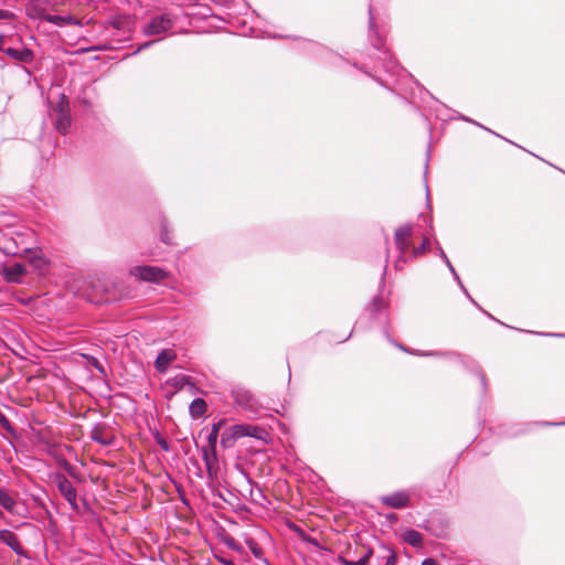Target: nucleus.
I'll use <instances>...</instances> for the list:
<instances>
[{
	"label": "nucleus",
	"instance_id": "e433bc0d",
	"mask_svg": "<svg viewBox=\"0 0 565 565\" xmlns=\"http://www.w3.org/2000/svg\"><path fill=\"white\" fill-rule=\"evenodd\" d=\"M396 561H397L396 554H395V553H391V554L386 557L385 565H396Z\"/></svg>",
	"mask_w": 565,
	"mask_h": 565
},
{
	"label": "nucleus",
	"instance_id": "c756f323",
	"mask_svg": "<svg viewBox=\"0 0 565 565\" xmlns=\"http://www.w3.org/2000/svg\"><path fill=\"white\" fill-rule=\"evenodd\" d=\"M467 360H468L472 365H475V366H476V372H477V374H478V376H479V379H480L481 385H482L483 390H486V386H487L486 374L483 373V371L481 370V367H480L477 363H475V361H473V360H471V359H467Z\"/></svg>",
	"mask_w": 565,
	"mask_h": 565
},
{
	"label": "nucleus",
	"instance_id": "1a4fd4ad",
	"mask_svg": "<svg viewBox=\"0 0 565 565\" xmlns=\"http://www.w3.org/2000/svg\"><path fill=\"white\" fill-rule=\"evenodd\" d=\"M55 483L60 493L70 503L72 510L78 511L77 492L72 482L63 473H58L55 476Z\"/></svg>",
	"mask_w": 565,
	"mask_h": 565
},
{
	"label": "nucleus",
	"instance_id": "09e8293b",
	"mask_svg": "<svg viewBox=\"0 0 565 565\" xmlns=\"http://www.w3.org/2000/svg\"><path fill=\"white\" fill-rule=\"evenodd\" d=\"M0 46H7L2 38H0Z\"/></svg>",
	"mask_w": 565,
	"mask_h": 565
},
{
	"label": "nucleus",
	"instance_id": "6ab92c4d",
	"mask_svg": "<svg viewBox=\"0 0 565 565\" xmlns=\"http://www.w3.org/2000/svg\"><path fill=\"white\" fill-rule=\"evenodd\" d=\"M28 15L32 19H41L45 21L49 13L41 6V0H33L26 6Z\"/></svg>",
	"mask_w": 565,
	"mask_h": 565
},
{
	"label": "nucleus",
	"instance_id": "a19ab883",
	"mask_svg": "<svg viewBox=\"0 0 565 565\" xmlns=\"http://www.w3.org/2000/svg\"><path fill=\"white\" fill-rule=\"evenodd\" d=\"M306 541L311 543L312 545H315L317 547H320L319 542H318L317 539L309 537V539H306Z\"/></svg>",
	"mask_w": 565,
	"mask_h": 565
},
{
	"label": "nucleus",
	"instance_id": "f704fd0d",
	"mask_svg": "<svg viewBox=\"0 0 565 565\" xmlns=\"http://www.w3.org/2000/svg\"><path fill=\"white\" fill-rule=\"evenodd\" d=\"M156 41H147L145 43H142L141 45H139V47L132 53V55H136L138 53H140L141 51L150 47Z\"/></svg>",
	"mask_w": 565,
	"mask_h": 565
},
{
	"label": "nucleus",
	"instance_id": "8fccbe9b",
	"mask_svg": "<svg viewBox=\"0 0 565 565\" xmlns=\"http://www.w3.org/2000/svg\"><path fill=\"white\" fill-rule=\"evenodd\" d=\"M547 425H563V423H546ZM565 425V423H564Z\"/></svg>",
	"mask_w": 565,
	"mask_h": 565
},
{
	"label": "nucleus",
	"instance_id": "b1692460",
	"mask_svg": "<svg viewBox=\"0 0 565 565\" xmlns=\"http://www.w3.org/2000/svg\"><path fill=\"white\" fill-rule=\"evenodd\" d=\"M430 248V242L427 237H424L422 244L418 247H413L409 253V260L417 258L422 254L428 252Z\"/></svg>",
	"mask_w": 565,
	"mask_h": 565
},
{
	"label": "nucleus",
	"instance_id": "de8ad7c7",
	"mask_svg": "<svg viewBox=\"0 0 565 565\" xmlns=\"http://www.w3.org/2000/svg\"><path fill=\"white\" fill-rule=\"evenodd\" d=\"M461 118H462V120H465V121L473 122L470 118H467V117H465V116H462Z\"/></svg>",
	"mask_w": 565,
	"mask_h": 565
},
{
	"label": "nucleus",
	"instance_id": "423d86ee",
	"mask_svg": "<svg viewBox=\"0 0 565 565\" xmlns=\"http://www.w3.org/2000/svg\"><path fill=\"white\" fill-rule=\"evenodd\" d=\"M54 125L58 132L66 135L71 128V115L68 100L65 95L61 96L60 102L53 108Z\"/></svg>",
	"mask_w": 565,
	"mask_h": 565
},
{
	"label": "nucleus",
	"instance_id": "6e6552de",
	"mask_svg": "<svg viewBox=\"0 0 565 565\" xmlns=\"http://www.w3.org/2000/svg\"><path fill=\"white\" fill-rule=\"evenodd\" d=\"M172 26L173 21L171 17L164 13L153 17L148 23L143 25L142 32L148 36L160 35L168 32Z\"/></svg>",
	"mask_w": 565,
	"mask_h": 565
},
{
	"label": "nucleus",
	"instance_id": "393cba45",
	"mask_svg": "<svg viewBox=\"0 0 565 565\" xmlns=\"http://www.w3.org/2000/svg\"><path fill=\"white\" fill-rule=\"evenodd\" d=\"M224 543H225V545H226L230 550H232V551H234V552H236V553H238V554H242V555H243V554L245 553V550H244L243 545H242L239 542H237V541H236L234 537H232V536H227V537H225V539H224Z\"/></svg>",
	"mask_w": 565,
	"mask_h": 565
},
{
	"label": "nucleus",
	"instance_id": "473e14b6",
	"mask_svg": "<svg viewBox=\"0 0 565 565\" xmlns=\"http://www.w3.org/2000/svg\"><path fill=\"white\" fill-rule=\"evenodd\" d=\"M371 555H372V550L365 548L363 555L358 561H355V565H365Z\"/></svg>",
	"mask_w": 565,
	"mask_h": 565
},
{
	"label": "nucleus",
	"instance_id": "4c0bfd02",
	"mask_svg": "<svg viewBox=\"0 0 565 565\" xmlns=\"http://www.w3.org/2000/svg\"><path fill=\"white\" fill-rule=\"evenodd\" d=\"M313 47L317 50V52L321 55H329L330 52L322 45H319V44H315Z\"/></svg>",
	"mask_w": 565,
	"mask_h": 565
},
{
	"label": "nucleus",
	"instance_id": "5701e85b",
	"mask_svg": "<svg viewBox=\"0 0 565 565\" xmlns=\"http://www.w3.org/2000/svg\"><path fill=\"white\" fill-rule=\"evenodd\" d=\"M403 540L407 544L416 547V546H419L422 544L423 535L418 531L409 529V530H407V531H405L403 533Z\"/></svg>",
	"mask_w": 565,
	"mask_h": 565
},
{
	"label": "nucleus",
	"instance_id": "a878e982",
	"mask_svg": "<svg viewBox=\"0 0 565 565\" xmlns=\"http://www.w3.org/2000/svg\"><path fill=\"white\" fill-rule=\"evenodd\" d=\"M84 358L87 361V364L95 370H97L100 374L106 375V370L104 365L99 362V360L93 355L85 354Z\"/></svg>",
	"mask_w": 565,
	"mask_h": 565
},
{
	"label": "nucleus",
	"instance_id": "bb28decb",
	"mask_svg": "<svg viewBox=\"0 0 565 565\" xmlns=\"http://www.w3.org/2000/svg\"><path fill=\"white\" fill-rule=\"evenodd\" d=\"M350 552L340 553L335 555L332 559V565H353V559L349 557Z\"/></svg>",
	"mask_w": 565,
	"mask_h": 565
},
{
	"label": "nucleus",
	"instance_id": "f8f14e48",
	"mask_svg": "<svg viewBox=\"0 0 565 565\" xmlns=\"http://www.w3.org/2000/svg\"><path fill=\"white\" fill-rule=\"evenodd\" d=\"M90 439L102 446H110L114 444V436L108 433V428L104 424H96L89 435Z\"/></svg>",
	"mask_w": 565,
	"mask_h": 565
},
{
	"label": "nucleus",
	"instance_id": "4468645a",
	"mask_svg": "<svg viewBox=\"0 0 565 565\" xmlns=\"http://www.w3.org/2000/svg\"><path fill=\"white\" fill-rule=\"evenodd\" d=\"M26 275V268L23 264L15 263L3 269V276L7 281L19 284L23 276Z\"/></svg>",
	"mask_w": 565,
	"mask_h": 565
},
{
	"label": "nucleus",
	"instance_id": "2eb2a0df",
	"mask_svg": "<svg viewBox=\"0 0 565 565\" xmlns=\"http://www.w3.org/2000/svg\"><path fill=\"white\" fill-rule=\"evenodd\" d=\"M175 359L177 354L173 350L164 349L157 355L154 367L159 373H164L168 370L170 363H172Z\"/></svg>",
	"mask_w": 565,
	"mask_h": 565
},
{
	"label": "nucleus",
	"instance_id": "c85d7f7f",
	"mask_svg": "<svg viewBox=\"0 0 565 565\" xmlns=\"http://www.w3.org/2000/svg\"><path fill=\"white\" fill-rule=\"evenodd\" d=\"M237 440L236 437H234V433L230 429L225 431L221 437V445L223 448H230L234 445V443Z\"/></svg>",
	"mask_w": 565,
	"mask_h": 565
},
{
	"label": "nucleus",
	"instance_id": "ea45409f",
	"mask_svg": "<svg viewBox=\"0 0 565 565\" xmlns=\"http://www.w3.org/2000/svg\"><path fill=\"white\" fill-rule=\"evenodd\" d=\"M420 565H438L437 561H435L434 558H425Z\"/></svg>",
	"mask_w": 565,
	"mask_h": 565
},
{
	"label": "nucleus",
	"instance_id": "72a5a7b5",
	"mask_svg": "<svg viewBox=\"0 0 565 565\" xmlns=\"http://www.w3.org/2000/svg\"><path fill=\"white\" fill-rule=\"evenodd\" d=\"M249 428L250 429L247 430L248 434L246 435L248 437L260 438V434L264 433V429H262L257 426L249 425Z\"/></svg>",
	"mask_w": 565,
	"mask_h": 565
},
{
	"label": "nucleus",
	"instance_id": "49530a36",
	"mask_svg": "<svg viewBox=\"0 0 565 565\" xmlns=\"http://www.w3.org/2000/svg\"><path fill=\"white\" fill-rule=\"evenodd\" d=\"M396 347H397V348H399V349H401V350H403V351L409 352V351H408L407 349H405L402 344H397V343H396Z\"/></svg>",
	"mask_w": 565,
	"mask_h": 565
},
{
	"label": "nucleus",
	"instance_id": "c9c22d12",
	"mask_svg": "<svg viewBox=\"0 0 565 565\" xmlns=\"http://www.w3.org/2000/svg\"><path fill=\"white\" fill-rule=\"evenodd\" d=\"M126 21L124 19H115L111 24L115 29L121 30L125 28Z\"/></svg>",
	"mask_w": 565,
	"mask_h": 565
},
{
	"label": "nucleus",
	"instance_id": "a211bd4d",
	"mask_svg": "<svg viewBox=\"0 0 565 565\" xmlns=\"http://www.w3.org/2000/svg\"><path fill=\"white\" fill-rule=\"evenodd\" d=\"M0 505L11 514L17 513L18 503L15 499L4 489L0 488Z\"/></svg>",
	"mask_w": 565,
	"mask_h": 565
},
{
	"label": "nucleus",
	"instance_id": "603ef678",
	"mask_svg": "<svg viewBox=\"0 0 565 565\" xmlns=\"http://www.w3.org/2000/svg\"><path fill=\"white\" fill-rule=\"evenodd\" d=\"M2 516H3V513H2V511L0 510V518H2Z\"/></svg>",
	"mask_w": 565,
	"mask_h": 565
},
{
	"label": "nucleus",
	"instance_id": "c03bdc74",
	"mask_svg": "<svg viewBox=\"0 0 565 565\" xmlns=\"http://www.w3.org/2000/svg\"><path fill=\"white\" fill-rule=\"evenodd\" d=\"M547 335H551V337H565L562 333H548Z\"/></svg>",
	"mask_w": 565,
	"mask_h": 565
},
{
	"label": "nucleus",
	"instance_id": "dca6fc26",
	"mask_svg": "<svg viewBox=\"0 0 565 565\" xmlns=\"http://www.w3.org/2000/svg\"><path fill=\"white\" fill-rule=\"evenodd\" d=\"M437 253H438V256L443 259V262L446 264V266L448 267L449 271L451 273V275L454 276V279L457 281L458 286L460 287V289L463 291V294L467 296V298L478 307L477 302L472 299V297L469 295L468 290L466 289V287L463 286L459 275L457 274L455 267L452 266L451 262L449 260V258L447 257L446 253L444 252V249L440 247V246H437Z\"/></svg>",
	"mask_w": 565,
	"mask_h": 565
},
{
	"label": "nucleus",
	"instance_id": "cd10ccee",
	"mask_svg": "<svg viewBox=\"0 0 565 565\" xmlns=\"http://www.w3.org/2000/svg\"><path fill=\"white\" fill-rule=\"evenodd\" d=\"M249 425L241 424V425H233L230 427V430L234 433V437L237 439L245 437L248 434Z\"/></svg>",
	"mask_w": 565,
	"mask_h": 565
},
{
	"label": "nucleus",
	"instance_id": "412c9836",
	"mask_svg": "<svg viewBox=\"0 0 565 565\" xmlns=\"http://www.w3.org/2000/svg\"><path fill=\"white\" fill-rule=\"evenodd\" d=\"M45 21L57 26L77 24V21L72 15H57L49 13L47 17H45Z\"/></svg>",
	"mask_w": 565,
	"mask_h": 565
},
{
	"label": "nucleus",
	"instance_id": "79ce46f5",
	"mask_svg": "<svg viewBox=\"0 0 565 565\" xmlns=\"http://www.w3.org/2000/svg\"><path fill=\"white\" fill-rule=\"evenodd\" d=\"M221 563H222L223 565H235V564L233 563V561H231V559H226V558H222V559H221Z\"/></svg>",
	"mask_w": 565,
	"mask_h": 565
},
{
	"label": "nucleus",
	"instance_id": "4be33fe9",
	"mask_svg": "<svg viewBox=\"0 0 565 565\" xmlns=\"http://www.w3.org/2000/svg\"><path fill=\"white\" fill-rule=\"evenodd\" d=\"M160 239L166 245H174L173 233L169 227V223L166 217H161L160 221Z\"/></svg>",
	"mask_w": 565,
	"mask_h": 565
},
{
	"label": "nucleus",
	"instance_id": "3c124183",
	"mask_svg": "<svg viewBox=\"0 0 565 565\" xmlns=\"http://www.w3.org/2000/svg\"><path fill=\"white\" fill-rule=\"evenodd\" d=\"M352 334H353V329L349 332V334H348L347 339L351 338V337H352Z\"/></svg>",
	"mask_w": 565,
	"mask_h": 565
},
{
	"label": "nucleus",
	"instance_id": "f03ea898",
	"mask_svg": "<svg viewBox=\"0 0 565 565\" xmlns=\"http://www.w3.org/2000/svg\"><path fill=\"white\" fill-rule=\"evenodd\" d=\"M387 271V264L383 268V273L380 278L377 295L374 296L371 302L366 307V312L370 318L379 323H385L387 321V307L390 299V291L385 289V277Z\"/></svg>",
	"mask_w": 565,
	"mask_h": 565
},
{
	"label": "nucleus",
	"instance_id": "f3484780",
	"mask_svg": "<svg viewBox=\"0 0 565 565\" xmlns=\"http://www.w3.org/2000/svg\"><path fill=\"white\" fill-rule=\"evenodd\" d=\"M245 544L248 546L252 554L264 565H271L269 561L264 556V551L260 545L253 537L245 535Z\"/></svg>",
	"mask_w": 565,
	"mask_h": 565
},
{
	"label": "nucleus",
	"instance_id": "7ed1b4c3",
	"mask_svg": "<svg viewBox=\"0 0 565 565\" xmlns=\"http://www.w3.org/2000/svg\"><path fill=\"white\" fill-rule=\"evenodd\" d=\"M225 420L221 419L216 423L212 424L211 430L206 437L207 439V446L203 447L202 458L204 460L207 475L211 479H214L216 477V466H217V458H216V444L220 435V430L223 427Z\"/></svg>",
	"mask_w": 565,
	"mask_h": 565
},
{
	"label": "nucleus",
	"instance_id": "2f4dec72",
	"mask_svg": "<svg viewBox=\"0 0 565 565\" xmlns=\"http://www.w3.org/2000/svg\"><path fill=\"white\" fill-rule=\"evenodd\" d=\"M172 381L174 386L182 387L184 384L189 383V376L181 374L175 376Z\"/></svg>",
	"mask_w": 565,
	"mask_h": 565
},
{
	"label": "nucleus",
	"instance_id": "7c9ffc66",
	"mask_svg": "<svg viewBox=\"0 0 565 565\" xmlns=\"http://www.w3.org/2000/svg\"><path fill=\"white\" fill-rule=\"evenodd\" d=\"M0 426L9 433L13 431L11 422L8 419V417L1 411H0Z\"/></svg>",
	"mask_w": 565,
	"mask_h": 565
},
{
	"label": "nucleus",
	"instance_id": "39448f33",
	"mask_svg": "<svg viewBox=\"0 0 565 565\" xmlns=\"http://www.w3.org/2000/svg\"><path fill=\"white\" fill-rule=\"evenodd\" d=\"M130 275L142 281L159 284L168 278L169 273L157 266L137 265L130 268Z\"/></svg>",
	"mask_w": 565,
	"mask_h": 565
},
{
	"label": "nucleus",
	"instance_id": "ddd939ff",
	"mask_svg": "<svg viewBox=\"0 0 565 565\" xmlns=\"http://www.w3.org/2000/svg\"><path fill=\"white\" fill-rule=\"evenodd\" d=\"M0 51H2L6 55L10 56L11 58L24 63L31 62L34 57L33 52L24 46H0Z\"/></svg>",
	"mask_w": 565,
	"mask_h": 565
},
{
	"label": "nucleus",
	"instance_id": "9b49d317",
	"mask_svg": "<svg viewBox=\"0 0 565 565\" xmlns=\"http://www.w3.org/2000/svg\"><path fill=\"white\" fill-rule=\"evenodd\" d=\"M0 541L9 546L17 555L26 556V552L22 547L19 537L10 530H0Z\"/></svg>",
	"mask_w": 565,
	"mask_h": 565
},
{
	"label": "nucleus",
	"instance_id": "37998d69",
	"mask_svg": "<svg viewBox=\"0 0 565 565\" xmlns=\"http://www.w3.org/2000/svg\"><path fill=\"white\" fill-rule=\"evenodd\" d=\"M440 353H437V352H425V353H422L420 355H424V356H435V355H439Z\"/></svg>",
	"mask_w": 565,
	"mask_h": 565
},
{
	"label": "nucleus",
	"instance_id": "aec40b11",
	"mask_svg": "<svg viewBox=\"0 0 565 565\" xmlns=\"http://www.w3.org/2000/svg\"><path fill=\"white\" fill-rule=\"evenodd\" d=\"M206 407V403L203 398H194L189 406L190 416L194 419L200 418L205 414Z\"/></svg>",
	"mask_w": 565,
	"mask_h": 565
},
{
	"label": "nucleus",
	"instance_id": "0eeeda50",
	"mask_svg": "<svg viewBox=\"0 0 565 565\" xmlns=\"http://www.w3.org/2000/svg\"><path fill=\"white\" fill-rule=\"evenodd\" d=\"M231 396L235 404L243 409L250 412L254 415L258 414V402L247 388L243 386H234L231 390Z\"/></svg>",
	"mask_w": 565,
	"mask_h": 565
},
{
	"label": "nucleus",
	"instance_id": "f257e3e1",
	"mask_svg": "<svg viewBox=\"0 0 565 565\" xmlns=\"http://www.w3.org/2000/svg\"><path fill=\"white\" fill-rule=\"evenodd\" d=\"M369 39L373 45V47L377 52V60L381 63V66L384 68L385 72L398 75L401 67L398 63L393 58L390 51L385 49V42L384 38L380 33L376 24H375V18L372 12V8H369Z\"/></svg>",
	"mask_w": 565,
	"mask_h": 565
},
{
	"label": "nucleus",
	"instance_id": "a18cd8bd",
	"mask_svg": "<svg viewBox=\"0 0 565 565\" xmlns=\"http://www.w3.org/2000/svg\"><path fill=\"white\" fill-rule=\"evenodd\" d=\"M160 445H161L162 449H164V450H167V449H168V445H167V443H166V441H164V443H160Z\"/></svg>",
	"mask_w": 565,
	"mask_h": 565
},
{
	"label": "nucleus",
	"instance_id": "20e7f679",
	"mask_svg": "<svg viewBox=\"0 0 565 565\" xmlns=\"http://www.w3.org/2000/svg\"><path fill=\"white\" fill-rule=\"evenodd\" d=\"M412 236L413 227L409 224H405L395 230L394 243L399 253L394 262V268L396 270H402L404 265L409 262V253L413 248Z\"/></svg>",
	"mask_w": 565,
	"mask_h": 565
},
{
	"label": "nucleus",
	"instance_id": "58836bf2",
	"mask_svg": "<svg viewBox=\"0 0 565 565\" xmlns=\"http://www.w3.org/2000/svg\"><path fill=\"white\" fill-rule=\"evenodd\" d=\"M12 13L7 11V10H2L0 9V20H4V19H8L9 17H11Z\"/></svg>",
	"mask_w": 565,
	"mask_h": 565
},
{
	"label": "nucleus",
	"instance_id": "9d476101",
	"mask_svg": "<svg viewBox=\"0 0 565 565\" xmlns=\"http://www.w3.org/2000/svg\"><path fill=\"white\" fill-rule=\"evenodd\" d=\"M380 502L391 509L399 510L409 507L411 493L407 490L395 491L380 497Z\"/></svg>",
	"mask_w": 565,
	"mask_h": 565
}]
</instances>
